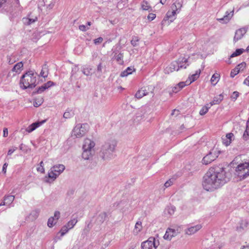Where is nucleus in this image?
Masks as SVG:
<instances>
[{"label": "nucleus", "mask_w": 249, "mask_h": 249, "mask_svg": "<svg viewBox=\"0 0 249 249\" xmlns=\"http://www.w3.org/2000/svg\"><path fill=\"white\" fill-rule=\"evenodd\" d=\"M244 84L249 86V76L245 79Z\"/></svg>", "instance_id": "nucleus-62"}, {"label": "nucleus", "mask_w": 249, "mask_h": 249, "mask_svg": "<svg viewBox=\"0 0 249 249\" xmlns=\"http://www.w3.org/2000/svg\"><path fill=\"white\" fill-rule=\"evenodd\" d=\"M180 232V228L179 227L174 228H168L167 229L165 233L163 236L165 240L170 241L173 237L177 236Z\"/></svg>", "instance_id": "nucleus-10"}, {"label": "nucleus", "mask_w": 249, "mask_h": 249, "mask_svg": "<svg viewBox=\"0 0 249 249\" xmlns=\"http://www.w3.org/2000/svg\"><path fill=\"white\" fill-rule=\"evenodd\" d=\"M117 142L115 139L106 141L102 146L100 156L104 160H110L114 158L113 153L115 151Z\"/></svg>", "instance_id": "nucleus-2"}, {"label": "nucleus", "mask_w": 249, "mask_h": 249, "mask_svg": "<svg viewBox=\"0 0 249 249\" xmlns=\"http://www.w3.org/2000/svg\"><path fill=\"white\" fill-rule=\"evenodd\" d=\"M233 137L234 135L232 133H230L227 134L225 137L222 138L223 144L226 146L229 145L233 139Z\"/></svg>", "instance_id": "nucleus-21"}, {"label": "nucleus", "mask_w": 249, "mask_h": 249, "mask_svg": "<svg viewBox=\"0 0 249 249\" xmlns=\"http://www.w3.org/2000/svg\"><path fill=\"white\" fill-rule=\"evenodd\" d=\"M142 222L140 221H138L136 222L135 225L134 229L133 230V233L135 235L138 234L142 230Z\"/></svg>", "instance_id": "nucleus-27"}, {"label": "nucleus", "mask_w": 249, "mask_h": 249, "mask_svg": "<svg viewBox=\"0 0 249 249\" xmlns=\"http://www.w3.org/2000/svg\"><path fill=\"white\" fill-rule=\"evenodd\" d=\"M248 223L246 220H240L236 227V230L238 232H241L248 226Z\"/></svg>", "instance_id": "nucleus-19"}, {"label": "nucleus", "mask_w": 249, "mask_h": 249, "mask_svg": "<svg viewBox=\"0 0 249 249\" xmlns=\"http://www.w3.org/2000/svg\"><path fill=\"white\" fill-rule=\"evenodd\" d=\"M15 199V196L13 195H8L5 196L3 201L0 203V206H9L13 202Z\"/></svg>", "instance_id": "nucleus-17"}, {"label": "nucleus", "mask_w": 249, "mask_h": 249, "mask_svg": "<svg viewBox=\"0 0 249 249\" xmlns=\"http://www.w3.org/2000/svg\"><path fill=\"white\" fill-rule=\"evenodd\" d=\"M44 100L42 97H38L36 98L33 103V105L35 107H39L43 103Z\"/></svg>", "instance_id": "nucleus-36"}, {"label": "nucleus", "mask_w": 249, "mask_h": 249, "mask_svg": "<svg viewBox=\"0 0 249 249\" xmlns=\"http://www.w3.org/2000/svg\"><path fill=\"white\" fill-rule=\"evenodd\" d=\"M246 30L244 28H241L238 30H237L235 34V36L234 37V41L235 42H236L238 41L239 40L241 39L244 35L246 34Z\"/></svg>", "instance_id": "nucleus-20"}, {"label": "nucleus", "mask_w": 249, "mask_h": 249, "mask_svg": "<svg viewBox=\"0 0 249 249\" xmlns=\"http://www.w3.org/2000/svg\"><path fill=\"white\" fill-rule=\"evenodd\" d=\"M173 184V180L171 179H169L164 183V187L165 188H168L171 186Z\"/></svg>", "instance_id": "nucleus-53"}, {"label": "nucleus", "mask_w": 249, "mask_h": 249, "mask_svg": "<svg viewBox=\"0 0 249 249\" xmlns=\"http://www.w3.org/2000/svg\"><path fill=\"white\" fill-rule=\"evenodd\" d=\"M212 106L210 104H206L205 106L202 107V108L200 109L199 111V114L201 115H205L209 110V108Z\"/></svg>", "instance_id": "nucleus-35"}, {"label": "nucleus", "mask_w": 249, "mask_h": 249, "mask_svg": "<svg viewBox=\"0 0 249 249\" xmlns=\"http://www.w3.org/2000/svg\"><path fill=\"white\" fill-rule=\"evenodd\" d=\"M243 138L245 140L249 138V123H247L246 129L243 134Z\"/></svg>", "instance_id": "nucleus-40"}, {"label": "nucleus", "mask_w": 249, "mask_h": 249, "mask_svg": "<svg viewBox=\"0 0 249 249\" xmlns=\"http://www.w3.org/2000/svg\"><path fill=\"white\" fill-rule=\"evenodd\" d=\"M200 70H197L195 73L191 75V76H189L188 79L186 80V81L185 82V84H186V85H190L192 82L196 81L199 77L200 74Z\"/></svg>", "instance_id": "nucleus-16"}, {"label": "nucleus", "mask_w": 249, "mask_h": 249, "mask_svg": "<svg viewBox=\"0 0 249 249\" xmlns=\"http://www.w3.org/2000/svg\"><path fill=\"white\" fill-rule=\"evenodd\" d=\"M103 68V67L102 63H100L97 65L96 71L97 74H98L99 76H100L102 74Z\"/></svg>", "instance_id": "nucleus-43"}, {"label": "nucleus", "mask_w": 249, "mask_h": 249, "mask_svg": "<svg viewBox=\"0 0 249 249\" xmlns=\"http://www.w3.org/2000/svg\"><path fill=\"white\" fill-rule=\"evenodd\" d=\"M103 40V38L101 37H98L94 40V43L95 44H99L101 43Z\"/></svg>", "instance_id": "nucleus-55"}, {"label": "nucleus", "mask_w": 249, "mask_h": 249, "mask_svg": "<svg viewBox=\"0 0 249 249\" xmlns=\"http://www.w3.org/2000/svg\"><path fill=\"white\" fill-rule=\"evenodd\" d=\"M239 72H240L239 70H238V69L235 67L234 69L231 70V74H230L231 77H234Z\"/></svg>", "instance_id": "nucleus-46"}, {"label": "nucleus", "mask_w": 249, "mask_h": 249, "mask_svg": "<svg viewBox=\"0 0 249 249\" xmlns=\"http://www.w3.org/2000/svg\"><path fill=\"white\" fill-rule=\"evenodd\" d=\"M189 57L185 56H181L176 61L178 63V67L179 69H186L189 65V62L188 61Z\"/></svg>", "instance_id": "nucleus-13"}, {"label": "nucleus", "mask_w": 249, "mask_h": 249, "mask_svg": "<svg viewBox=\"0 0 249 249\" xmlns=\"http://www.w3.org/2000/svg\"><path fill=\"white\" fill-rule=\"evenodd\" d=\"M69 230H70L65 225L63 226L60 230L61 236H64Z\"/></svg>", "instance_id": "nucleus-44"}, {"label": "nucleus", "mask_w": 249, "mask_h": 249, "mask_svg": "<svg viewBox=\"0 0 249 249\" xmlns=\"http://www.w3.org/2000/svg\"><path fill=\"white\" fill-rule=\"evenodd\" d=\"M245 50L243 49H236V51L230 55V57L232 58L238 56L241 54L242 53H243L245 52Z\"/></svg>", "instance_id": "nucleus-38"}, {"label": "nucleus", "mask_w": 249, "mask_h": 249, "mask_svg": "<svg viewBox=\"0 0 249 249\" xmlns=\"http://www.w3.org/2000/svg\"><path fill=\"white\" fill-rule=\"evenodd\" d=\"M56 223L57 221H55L54 218L52 216L49 218L47 225L49 227L52 228L53 226H54L56 224Z\"/></svg>", "instance_id": "nucleus-39"}, {"label": "nucleus", "mask_w": 249, "mask_h": 249, "mask_svg": "<svg viewBox=\"0 0 249 249\" xmlns=\"http://www.w3.org/2000/svg\"><path fill=\"white\" fill-rule=\"evenodd\" d=\"M178 63L176 61H173L164 69V71L166 74H169L174 71H178Z\"/></svg>", "instance_id": "nucleus-15"}, {"label": "nucleus", "mask_w": 249, "mask_h": 249, "mask_svg": "<svg viewBox=\"0 0 249 249\" xmlns=\"http://www.w3.org/2000/svg\"><path fill=\"white\" fill-rule=\"evenodd\" d=\"M90 229V224H88L87 227L84 229V231L85 232H88Z\"/></svg>", "instance_id": "nucleus-63"}, {"label": "nucleus", "mask_w": 249, "mask_h": 249, "mask_svg": "<svg viewBox=\"0 0 249 249\" xmlns=\"http://www.w3.org/2000/svg\"><path fill=\"white\" fill-rule=\"evenodd\" d=\"M220 152L217 147L212 149L202 160V163L204 165H208L214 161L219 156Z\"/></svg>", "instance_id": "nucleus-8"}, {"label": "nucleus", "mask_w": 249, "mask_h": 249, "mask_svg": "<svg viewBox=\"0 0 249 249\" xmlns=\"http://www.w3.org/2000/svg\"><path fill=\"white\" fill-rule=\"evenodd\" d=\"M95 143L89 138L84 139L82 145V158L85 160H90L94 154Z\"/></svg>", "instance_id": "nucleus-4"}, {"label": "nucleus", "mask_w": 249, "mask_h": 249, "mask_svg": "<svg viewBox=\"0 0 249 249\" xmlns=\"http://www.w3.org/2000/svg\"><path fill=\"white\" fill-rule=\"evenodd\" d=\"M134 71V69L133 67H128L126 70L124 71L121 73L120 76L121 77H125L130 74Z\"/></svg>", "instance_id": "nucleus-30"}, {"label": "nucleus", "mask_w": 249, "mask_h": 249, "mask_svg": "<svg viewBox=\"0 0 249 249\" xmlns=\"http://www.w3.org/2000/svg\"><path fill=\"white\" fill-rule=\"evenodd\" d=\"M89 29V27L84 25H80L79 26V29L83 32H85L88 30Z\"/></svg>", "instance_id": "nucleus-50"}, {"label": "nucleus", "mask_w": 249, "mask_h": 249, "mask_svg": "<svg viewBox=\"0 0 249 249\" xmlns=\"http://www.w3.org/2000/svg\"><path fill=\"white\" fill-rule=\"evenodd\" d=\"M246 64L244 62H242L239 65H238L236 68L239 70V71H243L246 67Z\"/></svg>", "instance_id": "nucleus-47"}, {"label": "nucleus", "mask_w": 249, "mask_h": 249, "mask_svg": "<svg viewBox=\"0 0 249 249\" xmlns=\"http://www.w3.org/2000/svg\"><path fill=\"white\" fill-rule=\"evenodd\" d=\"M202 228L201 224L189 226L185 230V233L188 235H192L197 232Z\"/></svg>", "instance_id": "nucleus-11"}, {"label": "nucleus", "mask_w": 249, "mask_h": 249, "mask_svg": "<svg viewBox=\"0 0 249 249\" xmlns=\"http://www.w3.org/2000/svg\"><path fill=\"white\" fill-rule=\"evenodd\" d=\"M17 149V147L16 146H14L11 147L8 151L7 155L8 156L11 155Z\"/></svg>", "instance_id": "nucleus-51"}, {"label": "nucleus", "mask_w": 249, "mask_h": 249, "mask_svg": "<svg viewBox=\"0 0 249 249\" xmlns=\"http://www.w3.org/2000/svg\"><path fill=\"white\" fill-rule=\"evenodd\" d=\"M36 169L38 172L41 173H44L45 172V169L44 167L39 166V167H38Z\"/></svg>", "instance_id": "nucleus-57"}, {"label": "nucleus", "mask_w": 249, "mask_h": 249, "mask_svg": "<svg viewBox=\"0 0 249 249\" xmlns=\"http://www.w3.org/2000/svg\"><path fill=\"white\" fill-rule=\"evenodd\" d=\"M91 71L92 68L90 66H85L83 68L82 70L83 73L87 76L91 75Z\"/></svg>", "instance_id": "nucleus-33"}, {"label": "nucleus", "mask_w": 249, "mask_h": 249, "mask_svg": "<svg viewBox=\"0 0 249 249\" xmlns=\"http://www.w3.org/2000/svg\"><path fill=\"white\" fill-rule=\"evenodd\" d=\"M234 10H232L230 12L227 11L225 13V16L221 18H217L216 20L218 21L219 22L225 24L228 23L230 20L231 19L232 17L233 16Z\"/></svg>", "instance_id": "nucleus-14"}, {"label": "nucleus", "mask_w": 249, "mask_h": 249, "mask_svg": "<svg viewBox=\"0 0 249 249\" xmlns=\"http://www.w3.org/2000/svg\"><path fill=\"white\" fill-rule=\"evenodd\" d=\"M89 129V125L88 124H78L73 128L71 136L75 138H80L87 133Z\"/></svg>", "instance_id": "nucleus-7"}, {"label": "nucleus", "mask_w": 249, "mask_h": 249, "mask_svg": "<svg viewBox=\"0 0 249 249\" xmlns=\"http://www.w3.org/2000/svg\"><path fill=\"white\" fill-rule=\"evenodd\" d=\"M37 74L33 71H29L24 74L20 78V87L23 89L33 88L36 85Z\"/></svg>", "instance_id": "nucleus-3"}, {"label": "nucleus", "mask_w": 249, "mask_h": 249, "mask_svg": "<svg viewBox=\"0 0 249 249\" xmlns=\"http://www.w3.org/2000/svg\"><path fill=\"white\" fill-rule=\"evenodd\" d=\"M74 115L73 111L71 109H67L63 114V117L65 119H70Z\"/></svg>", "instance_id": "nucleus-34"}, {"label": "nucleus", "mask_w": 249, "mask_h": 249, "mask_svg": "<svg viewBox=\"0 0 249 249\" xmlns=\"http://www.w3.org/2000/svg\"><path fill=\"white\" fill-rule=\"evenodd\" d=\"M229 180L230 177L223 169L210 170L203 177L202 186L206 191L212 192L220 188Z\"/></svg>", "instance_id": "nucleus-1"}, {"label": "nucleus", "mask_w": 249, "mask_h": 249, "mask_svg": "<svg viewBox=\"0 0 249 249\" xmlns=\"http://www.w3.org/2000/svg\"><path fill=\"white\" fill-rule=\"evenodd\" d=\"M141 7L143 10L150 11L152 10V8L149 5V3L145 0H143L141 3Z\"/></svg>", "instance_id": "nucleus-32"}, {"label": "nucleus", "mask_w": 249, "mask_h": 249, "mask_svg": "<svg viewBox=\"0 0 249 249\" xmlns=\"http://www.w3.org/2000/svg\"><path fill=\"white\" fill-rule=\"evenodd\" d=\"M23 66V64L22 63V62H18L14 66L12 70V71L15 72L16 73H19L21 71Z\"/></svg>", "instance_id": "nucleus-28"}, {"label": "nucleus", "mask_w": 249, "mask_h": 249, "mask_svg": "<svg viewBox=\"0 0 249 249\" xmlns=\"http://www.w3.org/2000/svg\"><path fill=\"white\" fill-rule=\"evenodd\" d=\"M139 41V38L137 36H134L131 41V43L133 46L138 45V43Z\"/></svg>", "instance_id": "nucleus-45"}, {"label": "nucleus", "mask_w": 249, "mask_h": 249, "mask_svg": "<svg viewBox=\"0 0 249 249\" xmlns=\"http://www.w3.org/2000/svg\"><path fill=\"white\" fill-rule=\"evenodd\" d=\"M65 167L63 164H57L51 168L48 173V176H45L44 180L47 183L54 181L56 178L64 171Z\"/></svg>", "instance_id": "nucleus-5"}, {"label": "nucleus", "mask_w": 249, "mask_h": 249, "mask_svg": "<svg viewBox=\"0 0 249 249\" xmlns=\"http://www.w3.org/2000/svg\"><path fill=\"white\" fill-rule=\"evenodd\" d=\"M176 211V207L173 205H169L166 207L164 210V214L166 215H172Z\"/></svg>", "instance_id": "nucleus-24"}, {"label": "nucleus", "mask_w": 249, "mask_h": 249, "mask_svg": "<svg viewBox=\"0 0 249 249\" xmlns=\"http://www.w3.org/2000/svg\"><path fill=\"white\" fill-rule=\"evenodd\" d=\"M37 20V18L36 17H32L30 15H29L27 17H25L22 18V22L25 25H30Z\"/></svg>", "instance_id": "nucleus-22"}, {"label": "nucleus", "mask_w": 249, "mask_h": 249, "mask_svg": "<svg viewBox=\"0 0 249 249\" xmlns=\"http://www.w3.org/2000/svg\"><path fill=\"white\" fill-rule=\"evenodd\" d=\"M176 6H177L176 4H175L174 3H173L171 6L172 10H176V12L179 13L180 10H179V9H178V7H176Z\"/></svg>", "instance_id": "nucleus-56"}, {"label": "nucleus", "mask_w": 249, "mask_h": 249, "mask_svg": "<svg viewBox=\"0 0 249 249\" xmlns=\"http://www.w3.org/2000/svg\"><path fill=\"white\" fill-rule=\"evenodd\" d=\"M77 219L76 218H73L70 220L65 225L68 227L69 230L72 229L74 226L77 223Z\"/></svg>", "instance_id": "nucleus-31"}, {"label": "nucleus", "mask_w": 249, "mask_h": 249, "mask_svg": "<svg viewBox=\"0 0 249 249\" xmlns=\"http://www.w3.org/2000/svg\"><path fill=\"white\" fill-rule=\"evenodd\" d=\"M45 122V120L42 121L41 122H37L34 123L29 125L26 129V131L28 132V133H31L34 130H35L36 128L39 127L40 125H41L43 123H44Z\"/></svg>", "instance_id": "nucleus-18"}, {"label": "nucleus", "mask_w": 249, "mask_h": 249, "mask_svg": "<svg viewBox=\"0 0 249 249\" xmlns=\"http://www.w3.org/2000/svg\"><path fill=\"white\" fill-rule=\"evenodd\" d=\"M8 131L7 128H4V129H3V137H7L8 136Z\"/></svg>", "instance_id": "nucleus-59"}, {"label": "nucleus", "mask_w": 249, "mask_h": 249, "mask_svg": "<svg viewBox=\"0 0 249 249\" xmlns=\"http://www.w3.org/2000/svg\"><path fill=\"white\" fill-rule=\"evenodd\" d=\"M8 166V164L7 163H5L3 165V167H2V172L5 174L6 172V169H7V167Z\"/></svg>", "instance_id": "nucleus-58"}, {"label": "nucleus", "mask_w": 249, "mask_h": 249, "mask_svg": "<svg viewBox=\"0 0 249 249\" xmlns=\"http://www.w3.org/2000/svg\"><path fill=\"white\" fill-rule=\"evenodd\" d=\"M223 99V95L222 94H219V95L215 97L213 100L209 104L210 105H211V106L214 105H216V104H219Z\"/></svg>", "instance_id": "nucleus-26"}, {"label": "nucleus", "mask_w": 249, "mask_h": 249, "mask_svg": "<svg viewBox=\"0 0 249 249\" xmlns=\"http://www.w3.org/2000/svg\"><path fill=\"white\" fill-rule=\"evenodd\" d=\"M60 216V213L59 211H55L54 213V216H53L54 218L55 221L57 222V220L59 219Z\"/></svg>", "instance_id": "nucleus-52"}, {"label": "nucleus", "mask_w": 249, "mask_h": 249, "mask_svg": "<svg viewBox=\"0 0 249 249\" xmlns=\"http://www.w3.org/2000/svg\"><path fill=\"white\" fill-rule=\"evenodd\" d=\"M160 245L159 241L154 237H149L141 244L142 249H157Z\"/></svg>", "instance_id": "nucleus-9"}, {"label": "nucleus", "mask_w": 249, "mask_h": 249, "mask_svg": "<svg viewBox=\"0 0 249 249\" xmlns=\"http://www.w3.org/2000/svg\"><path fill=\"white\" fill-rule=\"evenodd\" d=\"M178 13L176 12V10H172V11H168L166 14V16L162 21V24H165L166 21L169 20V21H168V24L173 22L176 18V15Z\"/></svg>", "instance_id": "nucleus-12"}, {"label": "nucleus", "mask_w": 249, "mask_h": 249, "mask_svg": "<svg viewBox=\"0 0 249 249\" xmlns=\"http://www.w3.org/2000/svg\"><path fill=\"white\" fill-rule=\"evenodd\" d=\"M186 86L187 85L185 82H180L178 84L176 85L175 87L172 88V91L174 93H177Z\"/></svg>", "instance_id": "nucleus-25"}, {"label": "nucleus", "mask_w": 249, "mask_h": 249, "mask_svg": "<svg viewBox=\"0 0 249 249\" xmlns=\"http://www.w3.org/2000/svg\"><path fill=\"white\" fill-rule=\"evenodd\" d=\"M235 174L240 180H243L249 176V162L239 164L235 169Z\"/></svg>", "instance_id": "nucleus-6"}, {"label": "nucleus", "mask_w": 249, "mask_h": 249, "mask_svg": "<svg viewBox=\"0 0 249 249\" xmlns=\"http://www.w3.org/2000/svg\"><path fill=\"white\" fill-rule=\"evenodd\" d=\"M48 71L46 67L42 68V70L40 73V75L44 78L47 77L48 76Z\"/></svg>", "instance_id": "nucleus-42"}, {"label": "nucleus", "mask_w": 249, "mask_h": 249, "mask_svg": "<svg viewBox=\"0 0 249 249\" xmlns=\"http://www.w3.org/2000/svg\"><path fill=\"white\" fill-rule=\"evenodd\" d=\"M148 92L146 88H142L137 91L135 94V97L138 99H141L144 96L148 94Z\"/></svg>", "instance_id": "nucleus-23"}, {"label": "nucleus", "mask_w": 249, "mask_h": 249, "mask_svg": "<svg viewBox=\"0 0 249 249\" xmlns=\"http://www.w3.org/2000/svg\"><path fill=\"white\" fill-rule=\"evenodd\" d=\"M46 89H47L46 86H45V84H44L43 86L40 87L36 91V93H41V92H43Z\"/></svg>", "instance_id": "nucleus-49"}, {"label": "nucleus", "mask_w": 249, "mask_h": 249, "mask_svg": "<svg viewBox=\"0 0 249 249\" xmlns=\"http://www.w3.org/2000/svg\"><path fill=\"white\" fill-rule=\"evenodd\" d=\"M220 79V74L217 72L214 73L212 76L211 82L212 85L215 86Z\"/></svg>", "instance_id": "nucleus-29"}, {"label": "nucleus", "mask_w": 249, "mask_h": 249, "mask_svg": "<svg viewBox=\"0 0 249 249\" xmlns=\"http://www.w3.org/2000/svg\"><path fill=\"white\" fill-rule=\"evenodd\" d=\"M182 3H183V0H177L175 3H174L175 4H176V7H178V9L179 10H181V8L182 6Z\"/></svg>", "instance_id": "nucleus-48"}, {"label": "nucleus", "mask_w": 249, "mask_h": 249, "mask_svg": "<svg viewBox=\"0 0 249 249\" xmlns=\"http://www.w3.org/2000/svg\"><path fill=\"white\" fill-rule=\"evenodd\" d=\"M156 14L150 13L147 16V18L148 20L152 21L156 18Z\"/></svg>", "instance_id": "nucleus-54"}, {"label": "nucleus", "mask_w": 249, "mask_h": 249, "mask_svg": "<svg viewBox=\"0 0 249 249\" xmlns=\"http://www.w3.org/2000/svg\"><path fill=\"white\" fill-rule=\"evenodd\" d=\"M241 249H249V246H242Z\"/></svg>", "instance_id": "nucleus-64"}, {"label": "nucleus", "mask_w": 249, "mask_h": 249, "mask_svg": "<svg viewBox=\"0 0 249 249\" xmlns=\"http://www.w3.org/2000/svg\"><path fill=\"white\" fill-rule=\"evenodd\" d=\"M109 243H110V241H108L105 244H104L102 247H101V249H106L107 247L109 245Z\"/></svg>", "instance_id": "nucleus-61"}, {"label": "nucleus", "mask_w": 249, "mask_h": 249, "mask_svg": "<svg viewBox=\"0 0 249 249\" xmlns=\"http://www.w3.org/2000/svg\"><path fill=\"white\" fill-rule=\"evenodd\" d=\"M38 216V212L37 210H34L30 214L29 218L32 220L36 219Z\"/></svg>", "instance_id": "nucleus-41"}, {"label": "nucleus", "mask_w": 249, "mask_h": 249, "mask_svg": "<svg viewBox=\"0 0 249 249\" xmlns=\"http://www.w3.org/2000/svg\"><path fill=\"white\" fill-rule=\"evenodd\" d=\"M124 54L123 53H119V54H115V59L118 64L122 65L124 63L123 60Z\"/></svg>", "instance_id": "nucleus-37"}, {"label": "nucleus", "mask_w": 249, "mask_h": 249, "mask_svg": "<svg viewBox=\"0 0 249 249\" xmlns=\"http://www.w3.org/2000/svg\"><path fill=\"white\" fill-rule=\"evenodd\" d=\"M53 85V82L52 81H49L46 84H45V85L46 86V87L47 89L51 87Z\"/></svg>", "instance_id": "nucleus-60"}]
</instances>
